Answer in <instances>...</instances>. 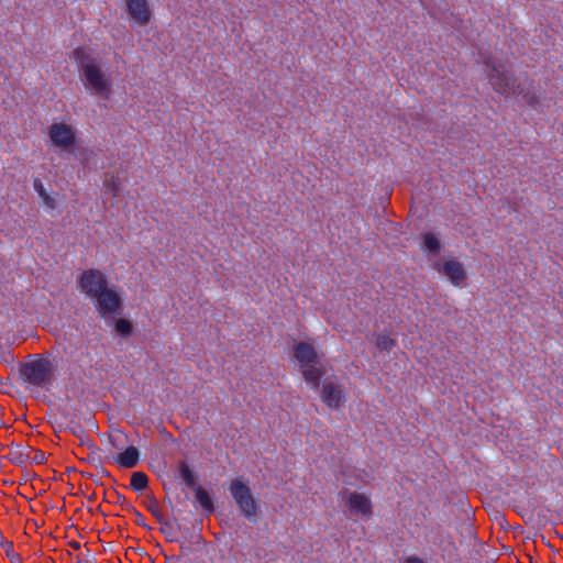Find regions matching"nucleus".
I'll list each match as a JSON object with an SVG mask.
<instances>
[{
  "instance_id": "1",
  "label": "nucleus",
  "mask_w": 563,
  "mask_h": 563,
  "mask_svg": "<svg viewBox=\"0 0 563 563\" xmlns=\"http://www.w3.org/2000/svg\"><path fill=\"white\" fill-rule=\"evenodd\" d=\"M77 289L93 302L98 314L107 319L120 313L123 299L115 286L110 285L107 275L98 268H88L76 279Z\"/></svg>"
},
{
  "instance_id": "2",
  "label": "nucleus",
  "mask_w": 563,
  "mask_h": 563,
  "mask_svg": "<svg viewBox=\"0 0 563 563\" xmlns=\"http://www.w3.org/2000/svg\"><path fill=\"white\" fill-rule=\"evenodd\" d=\"M485 74L496 93L504 98H517L532 108L539 104L540 98L534 89L533 81L527 77H516L501 60L495 58L486 60Z\"/></svg>"
},
{
  "instance_id": "3",
  "label": "nucleus",
  "mask_w": 563,
  "mask_h": 563,
  "mask_svg": "<svg viewBox=\"0 0 563 563\" xmlns=\"http://www.w3.org/2000/svg\"><path fill=\"white\" fill-rule=\"evenodd\" d=\"M70 58L78 65L79 79L85 90L92 97L109 100L113 92V80L95 49L89 46L76 47Z\"/></svg>"
},
{
  "instance_id": "4",
  "label": "nucleus",
  "mask_w": 563,
  "mask_h": 563,
  "mask_svg": "<svg viewBox=\"0 0 563 563\" xmlns=\"http://www.w3.org/2000/svg\"><path fill=\"white\" fill-rule=\"evenodd\" d=\"M292 352L294 360L298 363L303 379L314 389H318L324 368L320 364L314 345L307 341L296 342Z\"/></svg>"
},
{
  "instance_id": "5",
  "label": "nucleus",
  "mask_w": 563,
  "mask_h": 563,
  "mask_svg": "<svg viewBox=\"0 0 563 563\" xmlns=\"http://www.w3.org/2000/svg\"><path fill=\"white\" fill-rule=\"evenodd\" d=\"M49 145L59 152H73L78 143V130L69 122L54 121L46 129Z\"/></svg>"
},
{
  "instance_id": "6",
  "label": "nucleus",
  "mask_w": 563,
  "mask_h": 563,
  "mask_svg": "<svg viewBox=\"0 0 563 563\" xmlns=\"http://www.w3.org/2000/svg\"><path fill=\"white\" fill-rule=\"evenodd\" d=\"M22 376L34 386H47L52 383L54 366L47 357H36L23 365Z\"/></svg>"
},
{
  "instance_id": "7",
  "label": "nucleus",
  "mask_w": 563,
  "mask_h": 563,
  "mask_svg": "<svg viewBox=\"0 0 563 563\" xmlns=\"http://www.w3.org/2000/svg\"><path fill=\"white\" fill-rule=\"evenodd\" d=\"M433 268L444 276L453 286L464 287L467 282V272L462 262L452 257H442L433 263Z\"/></svg>"
},
{
  "instance_id": "8",
  "label": "nucleus",
  "mask_w": 563,
  "mask_h": 563,
  "mask_svg": "<svg viewBox=\"0 0 563 563\" xmlns=\"http://www.w3.org/2000/svg\"><path fill=\"white\" fill-rule=\"evenodd\" d=\"M230 493L239 506L240 511L249 519L256 517L257 505L250 487L241 479L232 481Z\"/></svg>"
},
{
  "instance_id": "9",
  "label": "nucleus",
  "mask_w": 563,
  "mask_h": 563,
  "mask_svg": "<svg viewBox=\"0 0 563 563\" xmlns=\"http://www.w3.org/2000/svg\"><path fill=\"white\" fill-rule=\"evenodd\" d=\"M341 496L351 516L369 517L373 514V504L365 494L343 492Z\"/></svg>"
},
{
  "instance_id": "10",
  "label": "nucleus",
  "mask_w": 563,
  "mask_h": 563,
  "mask_svg": "<svg viewBox=\"0 0 563 563\" xmlns=\"http://www.w3.org/2000/svg\"><path fill=\"white\" fill-rule=\"evenodd\" d=\"M125 11L129 18L140 26L147 25L152 18V9L148 0H124Z\"/></svg>"
},
{
  "instance_id": "11",
  "label": "nucleus",
  "mask_w": 563,
  "mask_h": 563,
  "mask_svg": "<svg viewBox=\"0 0 563 563\" xmlns=\"http://www.w3.org/2000/svg\"><path fill=\"white\" fill-rule=\"evenodd\" d=\"M321 398L329 408H340L344 401L343 386L333 379H325L322 384Z\"/></svg>"
},
{
  "instance_id": "12",
  "label": "nucleus",
  "mask_w": 563,
  "mask_h": 563,
  "mask_svg": "<svg viewBox=\"0 0 563 563\" xmlns=\"http://www.w3.org/2000/svg\"><path fill=\"white\" fill-rule=\"evenodd\" d=\"M139 460V450L135 446H129L118 455L117 463L122 467L132 468L137 465Z\"/></svg>"
},
{
  "instance_id": "13",
  "label": "nucleus",
  "mask_w": 563,
  "mask_h": 563,
  "mask_svg": "<svg viewBox=\"0 0 563 563\" xmlns=\"http://www.w3.org/2000/svg\"><path fill=\"white\" fill-rule=\"evenodd\" d=\"M102 183L107 194L112 197H117L120 194L122 185L118 174L104 173Z\"/></svg>"
},
{
  "instance_id": "14",
  "label": "nucleus",
  "mask_w": 563,
  "mask_h": 563,
  "mask_svg": "<svg viewBox=\"0 0 563 563\" xmlns=\"http://www.w3.org/2000/svg\"><path fill=\"white\" fill-rule=\"evenodd\" d=\"M422 247L430 255H438L441 251V242L440 239L432 232L423 233L422 236Z\"/></svg>"
},
{
  "instance_id": "15",
  "label": "nucleus",
  "mask_w": 563,
  "mask_h": 563,
  "mask_svg": "<svg viewBox=\"0 0 563 563\" xmlns=\"http://www.w3.org/2000/svg\"><path fill=\"white\" fill-rule=\"evenodd\" d=\"M195 493H196V499L199 503L200 507L203 510H206L207 512H212L214 509V506H213V501H212L210 494L200 486H197L195 488Z\"/></svg>"
},
{
  "instance_id": "16",
  "label": "nucleus",
  "mask_w": 563,
  "mask_h": 563,
  "mask_svg": "<svg viewBox=\"0 0 563 563\" xmlns=\"http://www.w3.org/2000/svg\"><path fill=\"white\" fill-rule=\"evenodd\" d=\"M148 477L143 472H134L131 476L130 486L137 492H142L147 487Z\"/></svg>"
},
{
  "instance_id": "17",
  "label": "nucleus",
  "mask_w": 563,
  "mask_h": 563,
  "mask_svg": "<svg viewBox=\"0 0 563 563\" xmlns=\"http://www.w3.org/2000/svg\"><path fill=\"white\" fill-rule=\"evenodd\" d=\"M115 332L122 336H128L132 332V323L126 319H118L114 324Z\"/></svg>"
},
{
  "instance_id": "18",
  "label": "nucleus",
  "mask_w": 563,
  "mask_h": 563,
  "mask_svg": "<svg viewBox=\"0 0 563 563\" xmlns=\"http://www.w3.org/2000/svg\"><path fill=\"white\" fill-rule=\"evenodd\" d=\"M396 345V342L394 339H391L389 335H378L376 340V346L380 351H390Z\"/></svg>"
},
{
  "instance_id": "19",
  "label": "nucleus",
  "mask_w": 563,
  "mask_h": 563,
  "mask_svg": "<svg viewBox=\"0 0 563 563\" xmlns=\"http://www.w3.org/2000/svg\"><path fill=\"white\" fill-rule=\"evenodd\" d=\"M33 188H34V190L37 192L38 197H40V196H44V195H45V192H47V191H46V189H45V187H44V185H43V183H42V180H41V179H38V178L34 179V181H33Z\"/></svg>"
},
{
  "instance_id": "20",
  "label": "nucleus",
  "mask_w": 563,
  "mask_h": 563,
  "mask_svg": "<svg viewBox=\"0 0 563 563\" xmlns=\"http://www.w3.org/2000/svg\"><path fill=\"white\" fill-rule=\"evenodd\" d=\"M43 203L49 209L56 208V200L52 196H49Z\"/></svg>"
},
{
  "instance_id": "21",
  "label": "nucleus",
  "mask_w": 563,
  "mask_h": 563,
  "mask_svg": "<svg viewBox=\"0 0 563 563\" xmlns=\"http://www.w3.org/2000/svg\"><path fill=\"white\" fill-rule=\"evenodd\" d=\"M183 475H184V478L188 482V483H191L192 482V478H191V474L189 472L188 468H184L183 470Z\"/></svg>"
},
{
  "instance_id": "22",
  "label": "nucleus",
  "mask_w": 563,
  "mask_h": 563,
  "mask_svg": "<svg viewBox=\"0 0 563 563\" xmlns=\"http://www.w3.org/2000/svg\"><path fill=\"white\" fill-rule=\"evenodd\" d=\"M51 195H48L47 192H45L44 196H40V198L42 199V201L44 202Z\"/></svg>"
}]
</instances>
